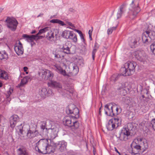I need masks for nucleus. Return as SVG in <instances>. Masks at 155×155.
I'll use <instances>...</instances> for the list:
<instances>
[{
  "label": "nucleus",
  "mask_w": 155,
  "mask_h": 155,
  "mask_svg": "<svg viewBox=\"0 0 155 155\" xmlns=\"http://www.w3.org/2000/svg\"><path fill=\"white\" fill-rule=\"evenodd\" d=\"M79 71L78 67L77 65H74L73 66V70L72 71V73L74 75L77 74Z\"/></svg>",
  "instance_id": "obj_37"
},
{
  "label": "nucleus",
  "mask_w": 155,
  "mask_h": 155,
  "mask_svg": "<svg viewBox=\"0 0 155 155\" xmlns=\"http://www.w3.org/2000/svg\"><path fill=\"white\" fill-rule=\"evenodd\" d=\"M18 45H17V44H15L16 46H21V47H23L22 45L21 42L20 41H19L18 42Z\"/></svg>",
  "instance_id": "obj_57"
},
{
  "label": "nucleus",
  "mask_w": 155,
  "mask_h": 155,
  "mask_svg": "<svg viewBox=\"0 0 155 155\" xmlns=\"http://www.w3.org/2000/svg\"><path fill=\"white\" fill-rule=\"evenodd\" d=\"M70 45L68 43L66 42L65 43L61 45L59 49L61 51L67 54H73L71 51V47H70Z\"/></svg>",
  "instance_id": "obj_12"
},
{
  "label": "nucleus",
  "mask_w": 155,
  "mask_h": 155,
  "mask_svg": "<svg viewBox=\"0 0 155 155\" xmlns=\"http://www.w3.org/2000/svg\"><path fill=\"white\" fill-rule=\"evenodd\" d=\"M35 150L36 151H38L39 153H43V152H41V150L40 148H39V147L37 145H36V146L35 147Z\"/></svg>",
  "instance_id": "obj_45"
},
{
  "label": "nucleus",
  "mask_w": 155,
  "mask_h": 155,
  "mask_svg": "<svg viewBox=\"0 0 155 155\" xmlns=\"http://www.w3.org/2000/svg\"><path fill=\"white\" fill-rule=\"evenodd\" d=\"M56 71L60 73L61 74L64 76H66L68 75L66 73V72L65 70H64L60 66L56 67Z\"/></svg>",
  "instance_id": "obj_28"
},
{
  "label": "nucleus",
  "mask_w": 155,
  "mask_h": 155,
  "mask_svg": "<svg viewBox=\"0 0 155 155\" xmlns=\"http://www.w3.org/2000/svg\"><path fill=\"white\" fill-rule=\"evenodd\" d=\"M50 22L51 23L58 24L61 26L66 25V24L63 21L58 19H52L50 21Z\"/></svg>",
  "instance_id": "obj_27"
},
{
  "label": "nucleus",
  "mask_w": 155,
  "mask_h": 155,
  "mask_svg": "<svg viewBox=\"0 0 155 155\" xmlns=\"http://www.w3.org/2000/svg\"><path fill=\"white\" fill-rule=\"evenodd\" d=\"M54 33L51 30L48 31L46 36L47 39L51 41H54Z\"/></svg>",
  "instance_id": "obj_21"
},
{
  "label": "nucleus",
  "mask_w": 155,
  "mask_h": 155,
  "mask_svg": "<svg viewBox=\"0 0 155 155\" xmlns=\"http://www.w3.org/2000/svg\"><path fill=\"white\" fill-rule=\"evenodd\" d=\"M123 75L122 73L121 74L118 75L113 74L111 77V79L112 81H113L114 82L117 81L118 80L120 79L121 76Z\"/></svg>",
  "instance_id": "obj_26"
},
{
  "label": "nucleus",
  "mask_w": 155,
  "mask_h": 155,
  "mask_svg": "<svg viewBox=\"0 0 155 155\" xmlns=\"http://www.w3.org/2000/svg\"><path fill=\"white\" fill-rule=\"evenodd\" d=\"M143 152H144L146 149H148V143L146 142L144 143L143 142Z\"/></svg>",
  "instance_id": "obj_41"
},
{
  "label": "nucleus",
  "mask_w": 155,
  "mask_h": 155,
  "mask_svg": "<svg viewBox=\"0 0 155 155\" xmlns=\"http://www.w3.org/2000/svg\"><path fill=\"white\" fill-rule=\"evenodd\" d=\"M79 127V124L78 121L73 122L71 125V128L73 130L74 128L75 129H78Z\"/></svg>",
  "instance_id": "obj_36"
},
{
  "label": "nucleus",
  "mask_w": 155,
  "mask_h": 155,
  "mask_svg": "<svg viewBox=\"0 0 155 155\" xmlns=\"http://www.w3.org/2000/svg\"><path fill=\"white\" fill-rule=\"evenodd\" d=\"M49 29L50 28L48 27H45L43 28L40 30L38 33L36 35H40L44 33L45 32H46L48 31Z\"/></svg>",
  "instance_id": "obj_35"
},
{
  "label": "nucleus",
  "mask_w": 155,
  "mask_h": 155,
  "mask_svg": "<svg viewBox=\"0 0 155 155\" xmlns=\"http://www.w3.org/2000/svg\"><path fill=\"white\" fill-rule=\"evenodd\" d=\"M19 118L18 116L16 114L12 116L9 118L10 127L12 129H14L18 121Z\"/></svg>",
  "instance_id": "obj_15"
},
{
  "label": "nucleus",
  "mask_w": 155,
  "mask_h": 155,
  "mask_svg": "<svg viewBox=\"0 0 155 155\" xmlns=\"http://www.w3.org/2000/svg\"><path fill=\"white\" fill-rule=\"evenodd\" d=\"M79 35H80V38H81V40L85 44H86V43H85V39L84 38V37L83 34L82 33Z\"/></svg>",
  "instance_id": "obj_46"
},
{
  "label": "nucleus",
  "mask_w": 155,
  "mask_h": 155,
  "mask_svg": "<svg viewBox=\"0 0 155 155\" xmlns=\"http://www.w3.org/2000/svg\"><path fill=\"white\" fill-rule=\"evenodd\" d=\"M8 58V55L5 51L2 52L0 51V60L7 59Z\"/></svg>",
  "instance_id": "obj_25"
},
{
  "label": "nucleus",
  "mask_w": 155,
  "mask_h": 155,
  "mask_svg": "<svg viewBox=\"0 0 155 155\" xmlns=\"http://www.w3.org/2000/svg\"><path fill=\"white\" fill-rule=\"evenodd\" d=\"M68 24L70 26H71V27H74V28H75V27L74 26V25H73L72 23L71 22H68Z\"/></svg>",
  "instance_id": "obj_60"
},
{
  "label": "nucleus",
  "mask_w": 155,
  "mask_h": 155,
  "mask_svg": "<svg viewBox=\"0 0 155 155\" xmlns=\"http://www.w3.org/2000/svg\"><path fill=\"white\" fill-rule=\"evenodd\" d=\"M119 121H120L118 117H114L110 120L108 123L106 124V127L109 131H112L115 128V124L117 125V127L119 126Z\"/></svg>",
  "instance_id": "obj_9"
},
{
  "label": "nucleus",
  "mask_w": 155,
  "mask_h": 155,
  "mask_svg": "<svg viewBox=\"0 0 155 155\" xmlns=\"http://www.w3.org/2000/svg\"><path fill=\"white\" fill-rule=\"evenodd\" d=\"M22 37L24 39H26V40L28 42H33L34 44L35 43L34 41V40H36L37 37H38L37 35H29L27 34H23Z\"/></svg>",
  "instance_id": "obj_16"
},
{
  "label": "nucleus",
  "mask_w": 155,
  "mask_h": 155,
  "mask_svg": "<svg viewBox=\"0 0 155 155\" xmlns=\"http://www.w3.org/2000/svg\"><path fill=\"white\" fill-rule=\"evenodd\" d=\"M143 91H144L143 93L144 94H145L146 95H147L148 94L149 91L147 89L143 90Z\"/></svg>",
  "instance_id": "obj_58"
},
{
  "label": "nucleus",
  "mask_w": 155,
  "mask_h": 155,
  "mask_svg": "<svg viewBox=\"0 0 155 155\" xmlns=\"http://www.w3.org/2000/svg\"><path fill=\"white\" fill-rule=\"evenodd\" d=\"M0 78L7 80L8 79L7 73L4 71L0 69Z\"/></svg>",
  "instance_id": "obj_24"
},
{
  "label": "nucleus",
  "mask_w": 155,
  "mask_h": 155,
  "mask_svg": "<svg viewBox=\"0 0 155 155\" xmlns=\"http://www.w3.org/2000/svg\"><path fill=\"white\" fill-rule=\"evenodd\" d=\"M67 143L63 141H59L58 143H54L53 145L54 150H51V152H54L55 151L60 152H64L66 150Z\"/></svg>",
  "instance_id": "obj_6"
},
{
  "label": "nucleus",
  "mask_w": 155,
  "mask_h": 155,
  "mask_svg": "<svg viewBox=\"0 0 155 155\" xmlns=\"http://www.w3.org/2000/svg\"><path fill=\"white\" fill-rule=\"evenodd\" d=\"M136 58L138 60L142 61L144 58V52L142 50H137L134 52Z\"/></svg>",
  "instance_id": "obj_18"
},
{
  "label": "nucleus",
  "mask_w": 155,
  "mask_h": 155,
  "mask_svg": "<svg viewBox=\"0 0 155 155\" xmlns=\"http://www.w3.org/2000/svg\"><path fill=\"white\" fill-rule=\"evenodd\" d=\"M99 48V45L97 42H95L94 44V46L93 48V49L97 51Z\"/></svg>",
  "instance_id": "obj_48"
},
{
  "label": "nucleus",
  "mask_w": 155,
  "mask_h": 155,
  "mask_svg": "<svg viewBox=\"0 0 155 155\" xmlns=\"http://www.w3.org/2000/svg\"><path fill=\"white\" fill-rule=\"evenodd\" d=\"M131 98L128 96H125L122 98V101L126 104H128L131 102Z\"/></svg>",
  "instance_id": "obj_29"
},
{
  "label": "nucleus",
  "mask_w": 155,
  "mask_h": 155,
  "mask_svg": "<svg viewBox=\"0 0 155 155\" xmlns=\"http://www.w3.org/2000/svg\"><path fill=\"white\" fill-rule=\"evenodd\" d=\"M117 28V26H115V27H113L110 28V29H111V30H112L113 31L114 30H115L116 29V28Z\"/></svg>",
  "instance_id": "obj_62"
},
{
  "label": "nucleus",
  "mask_w": 155,
  "mask_h": 155,
  "mask_svg": "<svg viewBox=\"0 0 155 155\" xmlns=\"http://www.w3.org/2000/svg\"><path fill=\"white\" fill-rule=\"evenodd\" d=\"M50 73H51V71L49 70H47L45 74V76H46V78H47L48 77V76H49Z\"/></svg>",
  "instance_id": "obj_51"
},
{
  "label": "nucleus",
  "mask_w": 155,
  "mask_h": 155,
  "mask_svg": "<svg viewBox=\"0 0 155 155\" xmlns=\"http://www.w3.org/2000/svg\"><path fill=\"white\" fill-rule=\"evenodd\" d=\"M52 91L51 89L47 90L46 88H42L39 91V94L41 97L44 98L46 97L50 96L52 94Z\"/></svg>",
  "instance_id": "obj_13"
},
{
  "label": "nucleus",
  "mask_w": 155,
  "mask_h": 155,
  "mask_svg": "<svg viewBox=\"0 0 155 155\" xmlns=\"http://www.w3.org/2000/svg\"><path fill=\"white\" fill-rule=\"evenodd\" d=\"M151 124L153 129L155 131V118L152 120L151 121Z\"/></svg>",
  "instance_id": "obj_42"
},
{
  "label": "nucleus",
  "mask_w": 155,
  "mask_h": 155,
  "mask_svg": "<svg viewBox=\"0 0 155 155\" xmlns=\"http://www.w3.org/2000/svg\"><path fill=\"white\" fill-rule=\"evenodd\" d=\"M36 144L37 146L39 145V148L41 149V152H43V154L50 153L51 152V150L49 151V147L51 146L48 144V140L41 139L36 143Z\"/></svg>",
  "instance_id": "obj_5"
},
{
  "label": "nucleus",
  "mask_w": 155,
  "mask_h": 155,
  "mask_svg": "<svg viewBox=\"0 0 155 155\" xmlns=\"http://www.w3.org/2000/svg\"><path fill=\"white\" fill-rule=\"evenodd\" d=\"M127 85H128L127 83H118L117 89L120 95L125 96L130 91V88L128 87Z\"/></svg>",
  "instance_id": "obj_8"
},
{
  "label": "nucleus",
  "mask_w": 155,
  "mask_h": 155,
  "mask_svg": "<svg viewBox=\"0 0 155 155\" xmlns=\"http://www.w3.org/2000/svg\"><path fill=\"white\" fill-rule=\"evenodd\" d=\"M140 0H133L130 5L129 11L126 16L127 18L130 19H134L140 12V9L139 7Z\"/></svg>",
  "instance_id": "obj_2"
},
{
  "label": "nucleus",
  "mask_w": 155,
  "mask_h": 155,
  "mask_svg": "<svg viewBox=\"0 0 155 155\" xmlns=\"http://www.w3.org/2000/svg\"><path fill=\"white\" fill-rule=\"evenodd\" d=\"M66 112L67 114H71L72 118L78 119L79 117V109L74 104H70L67 107Z\"/></svg>",
  "instance_id": "obj_4"
},
{
  "label": "nucleus",
  "mask_w": 155,
  "mask_h": 155,
  "mask_svg": "<svg viewBox=\"0 0 155 155\" xmlns=\"http://www.w3.org/2000/svg\"><path fill=\"white\" fill-rule=\"evenodd\" d=\"M97 51L93 49L92 51V59L93 60H94L95 54L97 52Z\"/></svg>",
  "instance_id": "obj_49"
},
{
  "label": "nucleus",
  "mask_w": 155,
  "mask_h": 155,
  "mask_svg": "<svg viewBox=\"0 0 155 155\" xmlns=\"http://www.w3.org/2000/svg\"><path fill=\"white\" fill-rule=\"evenodd\" d=\"M53 76V74L51 71V73H50L49 76H48V77L47 78H46L45 80H50L52 79Z\"/></svg>",
  "instance_id": "obj_44"
},
{
  "label": "nucleus",
  "mask_w": 155,
  "mask_h": 155,
  "mask_svg": "<svg viewBox=\"0 0 155 155\" xmlns=\"http://www.w3.org/2000/svg\"><path fill=\"white\" fill-rule=\"evenodd\" d=\"M38 134L39 132L36 127L31 126L27 129L26 136L29 138L31 139L38 136Z\"/></svg>",
  "instance_id": "obj_10"
},
{
  "label": "nucleus",
  "mask_w": 155,
  "mask_h": 155,
  "mask_svg": "<svg viewBox=\"0 0 155 155\" xmlns=\"http://www.w3.org/2000/svg\"><path fill=\"white\" fill-rule=\"evenodd\" d=\"M150 35L153 36H155V32L154 31H150Z\"/></svg>",
  "instance_id": "obj_59"
},
{
  "label": "nucleus",
  "mask_w": 155,
  "mask_h": 155,
  "mask_svg": "<svg viewBox=\"0 0 155 155\" xmlns=\"http://www.w3.org/2000/svg\"><path fill=\"white\" fill-rule=\"evenodd\" d=\"M125 4H123L121 5L120 7L119 10L120 11V12L122 13L123 14L125 10L124 8Z\"/></svg>",
  "instance_id": "obj_40"
},
{
  "label": "nucleus",
  "mask_w": 155,
  "mask_h": 155,
  "mask_svg": "<svg viewBox=\"0 0 155 155\" xmlns=\"http://www.w3.org/2000/svg\"><path fill=\"white\" fill-rule=\"evenodd\" d=\"M134 130L132 124L128 123L127 124V127L122 128L118 137L121 141H126L135 134Z\"/></svg>",
  "instance_id": "obj_1"
},
{
  "label": "nucleus",
  "mask_w": 155,
  "mask_h": 155,
  "mask_svg": "<svg viewBox=\"0 0 155 155\" xmlns=\"http://www.w3.org/2000/svg\"><path fill=\"white\" fill-rule=\"evenodd\" d=\"M113 31L110 28H108L107 31V33L108 35H109L110 34H111L113 32Z\"/></svg>",
  "instance_id": "obj_53"
},
{
  "label": "nucleus",
  "mask_w": 155,
  "mask_h": 155,
  "mask_svg": "<svg viewBox=\"0 0 155 155\" xmlns=\"http://www.w3.org/2000/svg\"><path fill=\"white\" fill-rule=\"evenodd\" d=\"M122 14H123L120 12V11L118 10L117 14V19H118L120 18L121 17Z\"/></svg>",
  "instance_id": "obj_47"
},
{
  "label": "nucleus",
  "mask_w": 155,
  "mask_h": 155,
  "mask_svg": "<svg viewBox=\"0 0 155 155\" xmlns=\"http://www.w3.org/2000/svg\"><path fill=\"white\" fill-rule=\"evenodd\" d=\"M46 122H43L42 124L40 126L41 129L44 130L45 129H46L47 130H49L50 129H51L53 131H56L57 130V127H54L53 126H51V128H48L46 127Z\"/></svg>",
  "instance_id": "obj_20"
},
{
  "label": "nucleus",
  "mask_w": 155,
  "mask_h": 155,
  "mask_svg": "<svg viewBox=\"0 0 155 155\" xmlns=\"http://www.w3.org/2000/svg\"><path fill=\"white\" fill-rule=\"evenodd\" d=\"M14 49L17 54L19 56L22 54L24 53L23 47L18 46L15 45L14 46Z\"/></svg>",
  "instance_id": "obj_19"
},
{
  "label": "nucleus",
  "mask_w": 155,
  "mask_h": 155,
  "mask_svg": "<svg viewBox=\"0 0 155 155\" xmlns=\"http://www.w3.org/2000/svg\"><path fill=\"white\" fill-rule=\"evenodd\" d=\"M69 28L71 29L74 30L75 31H76V32L78 33L79 35L80 34H81L82 33V32L81 31L77 29H74L73 28H71V27H69Z\"/></svg>",
  "instance_id": "obj_50"
},
{
  "label": "nucleus",
  "mask_w": 155,
  "mask_h": 155,
  "mask_svg": "<svg viewBox=\"0 0 155 155\" xmlns=\"http://www.w3.org/2000/svg\"><path fill=\"white\" fill-rule=\"evenodd\" d=\"M27 82H28L26 81V79L24 77L22 79H21L20 84L18 85V86L19 87H22L25 84H27Z\"/></svg>",
  "instance_id": "obj_38"
},
{
  "label": "nucleus",
  "mask_w": 155,
  "mask_h": 155,
  "mask_svg": "<svg viewBox=\"0 0 155 155\" xmlns=\"http://www.w3.org/2000/svg\"><path fill=\"white\" fill-rule=\"evenodd\" d=\"M71 31L67 30L64 31L61 34V36L64 38L67 39H69L70 35H71V36L73 35L72 32H71Z\"/></svg>",
  "instance_id": "obj_22"
},
{
  "label": "nucleus",
  "mask_w": 155,
  "mask_h": 155,
  "mask_svg": "<svg viewBox=\"0 0 155 155\" xmlns=\"http://www.w3.org/2000/svg\"><path fill=\"white\" fill-rule=\"evenodd\" d=\"M140 38L139 37H137L135 39L133 42V46L134 48H136L140 44Z\"/></svg>",
  "instance_id": "obj_32"
},
{
  "label": "nucleus",
  "mask_w": 155,
  "mask_h": 155,
  "mask_svg": "<svg viewBox=\"0 0 155 155\" xmlns=\"http://www.w3.org/2000/svg\"><path fill=\"white\" fill-rule=\"evenodd\" d=\"M133 147L134 149H136L139 151V150L141 149V148L142 147L139 145H136L134 146H133Z\"/></svg>",
  "instance_id": "obj_43"
},
{
  "label": "nucleus",
  "mask_w": 155,
  "mask_h": 155,
  "mask_svg": "<svg viewBox=\"0 0 155 155\" xmlns=\"http://www.w3.org/2000/svg\"><path fill=\"white\" fill-rule=\"evenodd\" d=\"M148 37L145 34H143L142 37V39L143 42L144 43H145L147 44H149V42L148 41Z\"/></svg>",
  "instance_id": "obj_33"
},
{
  "label": "nucleus",
  "mask_w": 155,
  "mask_h": 155,
  "mask_svg": "<svg viewBox=\"0 0 155 155\" xmlns=\"http://www.w3.org/2000/svg\"><path fill=\"white\" fill-rule=\"evenodd\" d=\"M7 26L12 31H15L17 28L18 22L15 18H12L9 17H7L5 20Z\"/></svg>",
  "instance_id": "obj_7"
},
{
  "label": "nucleus",
  "mask_w": 155,
  "mask_h": 155,
  "mask_svg": "<svg viewBox=\"0 0 155 155\" xmlns=\"http://www.w3.org/2000/svg\"><path fill=\"white\" fill-rule=\"evenodd\" d=\"M73 93V88L69 84H65L64 86V88L62 87L61 92L62 95H65V94H68L69 93L72 94Z\"/></svg>",
  "instance_id": "obj_14"
},
{
  "label": "nucleus",
  "mask_w": 155,
  "mask_h": 155,
  "mask_svg": "<svg viewBox=\"0 0 155 155\" xmlns=\"http://www.w3.org/2000/svg\"><path fill=\"white\" fill-rule=\"evenodd\" d=\"M136 65V63L133 61L126 63L125 66L120 69V72L124 76H130L135 71Z\"/></svg>",
  "instance_id": "obj_3"
},
{
  "label": "nucleus",
  "mask_w": 155,
  "mask_h": 155,
  "mask_svg": "<svg viewBox=\"0 0 155 155\" xmlns=\"http://www.w3.org/2000/svg\"><path fill=\"white\" fill-rule=\"evenodd\" d=\"M57 56H58V58H63L64 57V56L63 55H60L58 53H57Z\"/></svg>",
  "instance_id": "obj_56"
},
{
  "label": "nucleus",
  "mask_w": 155,
  "mask_h": 155,
  "mask_svg": "<svg viewBox=\"0 0 155 155\" xmlns=\"http://www.w3.org/2000/svg\"><path fill=\"white\" fill-rule=\"evenodd\" d=\"M18 151H19L18 153V155H28V153L25 150H24L21 148H18Z\"/></svg>",
  "instance_id": "obj_34"
},
{
  "label": "nucleus",
  "mask_w": 155,
  "mask_h": 155,
  "mask_svg": "<svg viewBox=\"0 0 155 155\" xmlns=\"http://www.w3.org/2000/svg\"><path fill=\"white\" fill-rule=\"evenodd\" d=\"M47 70H41L40 71H39L38 73V74L39 76L41 77L42 79H46V76H45V74H46Z\"/></svg>",
  "instance_id": "obj_30"
},
{
  "label": "nucleus",
  "mask_w": 155,
  "mask_h": 155,
  "mask_svg": "<svg viewBox=\"0 0 155 155\" xmlns=\"http://www.w3.org/2000/svg\"><path fill=\"white\" fill-rule=\"evenodd\" d=\"M150 48L152 52L155 55V41L150 45Z\"/></svg>",
  "instance_id": "obj_39"
},
{
  "label": "nucleus",
  "mask_w": 155,
  "mask_h": 155,
  "mask_svg": "<svg viewBox=\"0 0 155 155\" xmlns=\"http://www.w3.org/2000/svg\"><path fill=\"white\" fill-rule=\"evenodd\" d=\"M115 108V106L113 105L112 103H109L104 106L105 114L107 115L113 117L115 116V114L113 111V108Z\"/></svg>",
  "instance_id": "obj_11"
},
{
  "label": "nucleus",
  "mask_w": 155,
  "mask_h": 155,
  "mask_svg": "<svg viewBox=\"0 0 155 155\" xmlns=\"http://www.w3.org/2000/svg\"><path fill=\"white\" fill-rule=\"evenodd\" d=\"M71 32H72L73 35L71 36V35H70L69 39L71 40L74 42H77V35L75 34L74 33L73 31H71Z\"/></svg>",
  "instance_id": "obj_31"
},
{
  "label": "nucleus",
  "mask_w": 155,
  "mask_h": 155,
  "mask_svg": "<svg viewBox=\"0 0 155 155\" xmlns=\"http://www.w3.org/2000/svg\"><path fill=\"white\" fill-rule=\"evenodd\" d=\"M38 35H38V37H37V38L36 39V41L37 40H38L40 39V38H43L44 37L43 36H39Z\"/></svg>",
  "instance_id": "obj_55"
},
{
  "label": "nucleus",
  "mask_w": 155,
  "mask_h": 155,
  "mask_svg": "<svg viewBox=\"0 0 155 155\" xmlns=\"http://www.w3.org/2000/svg\"><path fill=\"white\" fill-rule=\"evenodd\" d=\"M28 69V68L27 67H24L23 68V70L24 71L26 72Z\"/></svg>",
  "instance_id": "obj_63"
},
{
  "label": "nucleus",
  "mask_w": 155,
  "mask_h": 155,
  "mask_svg": "<svg viewBox=\"0 0 155 155\" xmlns=\"http://www.w3.org/2000/svg\"><path fill=\"white\" fill-rule=\"evenodd\" d=\"M24 78L26 79V81H27L28 82V81L29 80H31V77L29 76H25L24 77Z\"/></svg>",
  "instance_id": "obj_54"
},
{
  "label": "nucleus",
  "mask_w": 155,
  "mask_h": 155,
  "mask_svg": "<svg viewBox=\"0 0 155 155\" xmlns=\"http://www.w3.org/2000/svg\"><path fill=\"white\" fill-rule=\"evenodd\" d=\"M71 117L67 116L64 117L63 119V122H65V125L71 127L72 123H71Z\"/></svg>",
  "instance_id": "obj_23"
},
{
  "label": "nucleus",
  "mask_w": 155,
  "mask_h": 155,
  "mask_svg": "<svg viewBox=\"0 0 155 155\" xmlns=\"http://www.w3.org/2000/svg\"><path fill=\"white\" fill-rule=\"evenodd\" d=\"M69 10L70 12H73L74 11V10L72 8H70Z\"/></svg>",
  "instance_id": "obj_64"
},
{
  "label": "nucleus",
  "mask_w": 155,
  "mask_h": 155,
  "mask_svg": "<svg viewBox=\"0 0 155 155\" xmlns=\"http://www.w3.org/2000/svg\"><path fill=\"white\" fill-rule=\"evenodd\" d=\"M91 29H92L91 30H90L89 31H88L89 35L90 34H92V31H93V28L92 27H91Z\"/></svg>",
  "instance_id": "obj_61"
},
{
  "label": "nucleus",
  "mask_w": 155,
  "mask_h": 155,
  "mask_svg": "<svg viewBox=\"0 0 155 155\" xmlns=\"http://www.w3.org/2000/svg\"><path fill=\"white\" fill-rule=\"evenodd\" d=\"M145 32L147 35H146L149 38H151L150 36V35H150V31H145Z\"/></svg>",
  "instance_id": "obj_52"
},
{
  "label": "nucleus",
  "mask_w": 155,
  "mask_h": 155,
  "mask_svg": "<svg viewBox=\"0 0 155 155\" xmlns=\"http://www.w3.org/2000/svg\"><path fill=\"white\" fill-rule=\"evenodd\" d=\"M50 86L56 88L59 92L61 93L62 89V86L61 83L56 81H51Z\"/></svg>",
  "instance_id": "obj_17"
}]
</instances>
